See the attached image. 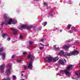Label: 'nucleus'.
Returning a JSON list of instances; mask_svg holds the SVG:
<instances>
[{
	"label": "nucleus",
	"instance_id": "1",
	"mask_svg": "<svg viewBox=\"0 0 80 80\" xmlns=\"http://www.w3.org/2000/svg\"><path fill=\"white\" fill-rule=\"evenodd\" d=\"M3 18L4 19H6L4 22H2L1 24L0 25L1 27H2V26L3 25L5 24L6 25H10L11 24V23H13V24H16L17 23V21L15 20H12L11 19H9L8 21V18H9V17L7 14H4V16H3Z\"/></svg>",
	"mask_w": 80,
	"mask_h": 80
},
{
	"label": "nucleus",
	"instance_id": "2",
	"mask_svg": "<svg viewBox=\"0 0 80 80\" xmlns=\"http://www.w3.org/2000/svg\"><path fill=\"white\" fill-rule=\"evenodd\" d=\"M74 67L73 65H68V67L67 69H65L64 70H61L60 71V73H61L62 75L63 73H65L68 76H69L70 74L69 71H70V68H73V67Z\"/></svg>",
	"mask_w": 80,
	"mask_h": 80
},
{
	"label": "nucleus",
	"instance_id": "3",
	"mask_svg": "<svg viewBox=\"0 0 80 80\" xmlns=\"http://www.w3.org/2000/svg\"><path fill=\"white\" fill-rule=\"evenodd\" d=\"M54 62H56L58 60V57H55L54 58L51 57L50 56L44 58V60L46 62H51L53 60Z\"/></svg>",
	"mask_w": 80,
	"mask_h": 80
},
{
	"label": "nucleus",
	"instance_id": "4",
	"mask_svg": "<svg viewBox=\"0 0 80 80\" xmlns=\"http://www.w3.org/2000/svg\"><path fill=\"white\" fill-rule=\"evenodd\" d=\"M78 51H75L72 53H69L68 52H66L64 53V55L67 57L68 56H71L73 55H78Z\"/></svg>",
	"mask_w": 80,
	"mask_h": 80
},
{
	"label": "nucleus",
	"instance_id": "5",
	"mask_svg": "<svg viewBox=\"0 0 80 80\" xmlns=\"http://www.w3.org/2000/svg\"><path fill=\"white\" fill-rule=\"evenodd\" d=\"M8 66L9 68L8 69L6 72V75H8L11 72V66H12V63H9Z\"/></svg>",
	"mask_w": 80,
	"mask_h": 80
},
{
	"label": "nucleus",
	"instance_id": "6",
	"mask_svg": "<svg viewBox=\"0 0 80 80\" xmlns=\"http://www.w3.org/2000/svg\"><path fill=\"white\" fill-rule=\"evenodd\" d=\"M3 51V49L2 48H0V55H2V60H5V53L3 52L2 53H1Z\"/></svg>",
	"mask_w": 80,
	"mask_h": 80
},
{
	"label": "nucleus",
	"instance_id": "7",
	"mask_svg": "<svg viewBox=\"0 0 80 80\" xmlns=\"http://www.w3.org/2000/svg\"><path fill=\"white\" fill-rule=\"evenodd\" d=\"M34 59H35V57H34V56H33V55L32 54L30 56V68L31 69L32 67H33V66H32V62L34 60Z\"/></svg>",
	"mask_w": 80,
	"mask_h": 80
},
{
	"label": "nucleus",
	"instance_id": "8",
	"mask_svg": "<svg viewBox=\"0 0 80 80\" xmlns=\"http://www.w3.org/2000/svg\"><path fill=\"white\" fill-rule=\"evenodd\" d=\"M27 27V25H22L20 26L19 28L20 29V30H22V29H23L24 28H25Z\"/></svg>",
	"mask_w": 80,
	"mask_h": 80
},
{
	"label": "nucleus",
	"instance_id": "9",
	"mask_svg": "<svg viewBox=\"0 0 80 80\" xmlns=\"http://www.w3.org/2000/svg\"><path fill=\"white\" fill-rule=\"evenodd\" d=\"M24 67L25 70H27V68H28V69H30V62H29V65L28 66H27L24 65Z\"/></svg>",
	"mask_w": 80,
	"mask_h": 80
},
{
	"label": "nucleus",
	"instance_id": "10",
	"mask_svg": "<svg viewBox=\"0 0 80 80\" xmlns=\"http://www.w3.org/2000/svg\"><path fill=\"white\" fill-rule=\"evenodd\" d=\"M4 67L5 65L4 64H2L0 66V70L2 71V73H3V70H4Z\"/></svg>",
	"mask_w": 80,
	"mask_h": 80
},
{
	"label": "nucleus",
	"instance_id": "11",
	"mask_svg": "<svg viewBox=\"0 0 80 80\" xmlns=\"http://www.w3.org/2000/svg\"><path fill=\"white\" fill-rule=\"evenodd\" d=\"M70 47V45H65L63 47V48L65 49H68Z\"/></svg>",
	"mask_w": 80,
	"mask_h": 80
},
{
	"label": "nucleus",
	"instance_id": "12",
	"mask_svg": "<svg viewBox=\"0 0 80 80\" xmlns=\"http://www.w3.org/2000/svg\"><path fill=\"white\" fill-rule=\"evenodd\" d=\"M59 63L61 65H64V62L63 60L62 59H61L59 61Z\"/></svg>",
	"mask_w": 80,
	"mask_h": 80
},
{
	"label": "nucleus",
	"instance_id": "13",
	"mask_svg": "<svg viewBox=\"0 0 80 80\" xmlns=\"http://www.w3.org/2000/svg\"><path fill=\"white\" fill-rule=\"evenodd\" d=\"M10 29L11 30H13V33L14 34H16L17 32L16 31V29H15L13 28H10Z\"/></svg>",
	"mask_w": 80,
	"mask_h": 80
},
{
	"label": "nucleus",
	"instance_id": "14",
	"mask_svg": "<svg viewBox=\"0 0 80 80\" xmlns=\"http://www.w3.org/2000/svg\"><path fill=\"white\" fill-rule=\"evenodd\" d=\"M79 75H78V72H76V75H77L76 77V79H77V78H79V77H80V70H79Z\"/></svg>",
	"mask_w": 80,
	"mask_h": 80
},
{
	"label": "nucleus",
	"instance_id": "15",
	"mask_svg": "<svg viewBox=\"0 0 80 80\" xmlns=\"http://www.w3.org/2000/svg\"><path fill=\"white\" fill-rule=\"evenodd\" d=\"M64 53L65 52H64V51H63L61 50L60 51L58 54L60 55H64Z\"/></svg>",
	"mask_w": 80,
	"mask_h": 80
},
{
	"label": "nucleus",
	"instance_id": "16",
	"mask_svg": "<svg viewBox=\"0 0 80 80\" xmlns=\"http://www.w3.org/2000/svg\"><path fill=\"white\" fill-rule=\"evenodd\" d=\"M53 48H55V50H57V51H59V50H60V48H57V45H54L53 46Z\"/></svg>",
	"mask_w": 80,
	"mask_h": 80
},
{
	"label": "nucleus",
	"instance_id": "17",
	"mask_svg": "<svg viewBox=\"0 0 80 80\" xmlns=\"http://www.w3.org/2000/svg\"><path fill=\"white\" fill-rule=\"evenodd\" d=\"M8 36V35L7 34H3L2 35V37L4 38H5V37H7Z\"/></svg>",
	"mask_w": 80,
	"mask_h": 80
},
{
	"label": "nucleus",
	"instance_id": "18",
	"mask_svg": "<svg viewBox=\"0 0 80 80\" xmlns=\"http://www.w3.org/2000/svg\"><path fill=\"white\" fill-rule=\"evenodd\" d=\"M67 27L68 29V30H70V27H71V25L70 24H69Z\"/></svg>",
	"mask_w": 80,
	"mask_h": 80
},
{
	"label": "nucleus",
	"instance_id": "19",
	"mask_svg": "<svg viewBox=\"0 0 80 80\" xmlns=\"http://www.w3.org/2000/svg\"><path fill=\"white\" fill-rule=\"evenodd\" d=\"M26 28L28 30H30V26H28L26 27Z\"/></svg>",
	"mask_w": 80,
	"mask_h": 80
},
{
	"label": "nucleus",
	"instance_id": "20",
	"mask_svg": "<svg viewBox=\"0 0 80 80\" xmlns=\"http://www.w3.org/2000/svg\"><path fill=\"white\" fill-rule=\"evenodd\" d=\"M72 29L74 31H75V32H76L77 31V29L75 28H72Z\"/></svg>",
	"mask_w": 80,
	"mask_h": 80
},
{
	"label": "nucleus",
	"instance_id": "21",
	"mask_svg": "<svg viewBox=\"0 0 80 80\" xmlns=\"http://www.w3.org/2000/svg\"><path fill=\"white\" fill-rule=\"evenodd\" d=\"M72 41H73V40H70L69 41H67V42H66V43H67V42H69L70 43V42H71V41L72 42Z\"/></svg>",
	"mask_w": 80,
	"mask_h": 80
},
{
	"label": "nucleus",
	"instance_id": "22",
	"mask_svg": "<svg viewBox=\"0 0 80 80\" xmlns=\"http://www.w3.org/2000/svg\"><path fill=\"white\" fill-rule=\"evenodd\" d=\"M40 45H42V46H44V47H45V46H48V45H49V44H48L47 45H44L43 44H42V43H40Z\"/></svg>",
	"mask_w": 80,
	"mask_h": 80
},
{
	"label": "nucleus",
	"instance_id": "23",
	"mask_svg": "<svg viewBox=\"0 0 80 80\" xmlns=\"http://www.w3.org/2000/svg\"><path fill=\"white\" fill-rule=\"evenodd\" d=\"M39 48L40 50H42V49L44 48V47H39Z\"/></svg>",
	"mask_w": 80,
	"mask_h": 80
},
{
	"label": "nucleus",
	"instance_id": "24",
	"mask_svg": "<svg viewBox=\"0 0 80 80\" xmlns=\"http://www.w3.org/2000/svg\"><path fill=\"white\" fill-rule=\"evenodd\" d=\"M47 22H44V25H43V26L45 27V26L47 25Z\"/></svg>",
	"mask_w": 80,
	"mask_h": 80
},
{
	"label": "nucleus",
	"instance_id": "25",
	"mask_svg": "<svg viewBox=\"0 0 80 80\" xmlns=\"http://www.w3.org/2000/svg\"><path fill=\"white\" fill-rule=\"evenodd\" d=\"M17 61L18 63H20L22 62V60H18Z\"/></svg>",
	"mask_w": 80,
	"mask_h": 80
},
{
	"label": "nucleus",
	"instance_id": "26",
	"mask_svg": "<svg viewBox=\"0 0 80 80\" xmlns=\"http://www.w3.org/2000/svg\"><path fill=\"white\" fill-rule=\"evenodd\" d=\"M15 57V55H13L12 57V58H14Z\"/></svg>",
	"mask_w": 80,
	"mask_h": 80
},
{
	"label": "nucleus",
	"instance_id": "27",
	"mask_svg": "<svg viewBox=\"0 0 80 80\" xmlns=\"http://www.w3.org/2000/svg\"><path fill=\"white\" fill-rule=\"evenodd\" d=\"M30 58V54H29L28 57V58Z\"/></svg>",
	"mask_w": 80,
	"mask_h": 80
},
{
	"label": "nucleus",
	"instance_id": "28",
	"mask_svg": "<svg viewBox=\"0 0 80 80\" xmlns=\"http://www.w3.org/2000/svg\"><path fill=\"white\" fill-rule=\"evenodd\" d=\"M7 40L8 41H9V40H10V38L8 37V38Z\"/></svg>",
	"mask_w": 80,
	"mask_h": 80
},
{
	"label": "nucleus",
	"instance_id": "29",
	"mask_svg": "<svg viewBox=\"0 0 80 80\" xmlns=\"http://www.w3.org/2000/svg\"><path fill=\"white\" fill-rule=\"evenodd\" d=\"M44 41V39H41L40 41V42H43V41Z\"/></svg>",
	"mask_w": 80,
	"mask_h": 80
},
{
	"label": "nucleus",
	"instance_id": "30",
	"mask_svg": "<svg viewBox=\"0 0 80 80\" xmlns=\"http://www.w3.org/2000/svg\"><path fill=\"white\" fill-rule=\"evenodd\" d=\"M23 55H26L27 54V52H24L23 53Z\"/></svg>",
	"mask_w": 80,
	"mask_h": 80
},
{
	"label": "nucleus",
	"instance_id": "31",
	"mask_svg": "<svg viewBox=\"0 0 80 80\" xmlns=\"http://www.w3.org/2000/svg\"><path fill=\"white\" fill-rule=\"evenodd\" d=\"M68 3H69V4H71V1H68Z\"/></svg>",
	"mask_w": 80,
	"mask_h": 80
},
{
	"label": "nucleus",
	"instance_id": "32",
	"mask_svg": "<svg viewBox=\"0 0 80 80\" xmlns=\"http://www.w3.org/2000/svg\"><path fill=\"white\" fill-rule=\"evenodd\" d=\"M33 43V42L32 41H31L30 42V45H32Z\"/></svg>",
	"mask_w": 80,
	"mask_h": 80
},
{
	"label": "nucleus",
	"instance_id": "33",
	"mask_svg": "<svg viewBox=\"0 0 80 80\" xmlns=\"http://www.w3.org/2000/svg\"><path fill=\"white\" fill-rule=\"evenodd\" d=\"M20 38L22 39L23 38V37H22V36L20 35Z\"/></svg>",
	"mask_w": 80,
	"mask_h": 80
},
{
	"label": "nucleus",
	"instance_id": "34",
	"mask_svg": "<svg viewBox=\"0 0 80 80\" xmlns=\"http://www.w3.org/2000/svg\"><path fill=\"white\" fill-rule=\"evenodd\" d=\"M44 5H47V4L46 3L44 2Z\"/></svg>",
	"mask_w": 80,
	"mask_h": 80
},
{
	"label": "nucleus",
	"instance_id": "35",
	"mask_svg": "<svg viewBox=\"0 0 80 80\" xmlns=\"http://www.w3.org/2000/svg\"><path fill=\"white\" fill-rule=\"evenodd\" d=\"M13 78L14 79L16 78V77L15 76H13Z\"/></svg>",
	"mask_w": 80,
	"mask_h": 80
},
{
	"label": "nucleus",
	"instance_id": "36",
	"mask_svg": "<svg viewBox=\"0 0 80 80\" xmlns=\"http://www.w3.org/2000/svg\"><path fill=\"white\" fill-rule=\"evenodd\" d=\"M41 29H42V28H41V27L39 28V30H41Z\"/></svg>",
	"mask_w": 80,
	"mask_h": 80
},
{
	"label": "nucleus",
	"instance_id": "37",
	"mask_svg": "<svg viewBox=\"0 0 80 80\" xmlns=\"http://www.w3.org/2000/svg\"><path fill=\"white\" fill-rule=\"evenodd\" d=\"M29 47L30 46V41L29 42Z\"/></svg>",
	"mask_w": 80,
	"mask_h": 80
},
{
	"label": "nucleus",
	"instance_id": "38",
	"mask_svg": "<svg viewBox=\"0 0 80 80\" xmlns=\"http://www.w3.org/2000/svg\"><path fill=\"white\" fill-rule=\"evenodd\" d=\"M64 61L65 62V63H67V61H66L65 59H64Z\"/></svg>",
	"mask_w": 80,
	"mask_h": 80
},
{
	"label": "nucleus",
	"instance_id": "39",
	"mask_svg": "<svg viewBox=\"0 0 80 80\" xmlns=\"http://www.w3.org/2000/svg\"><path fill=\"white\" fill-rule=\"evenodd\" d=\"M72 78L74 80V79H75V78L73 77H72Z\"/></svg>",
	"mask_w": 80,
	"mask_h": 80
},
{
	"label": "nucleus",
	"instance_id": "40",
	"mask_svg": "<svg viewBox=\"0 0 80 80\" xmlns=\"http://www.w3.org/2000/svg\"><path fill=\"white\" fill-rule=\"evenodd\" d=\"M62 30L61 29V30H60V32H62Z\"/></svg>",
	"mask_w": 80,
	"mask_h": 80
},
{
	"label": "nucleus",
	"instance_id": "41",
	"mask_svg": "<svg viewBox=\"0 0 80 80\" xmlns=\"http://www.w3.org/2000/svg\"><path fill=\"white\" fill-rule=\"evenodd\" d=\"M21 76H23V74H21Z\"/></svg>",
	"mask_w": 80,
	"mask_h": 80
},
{
	"label": "nucleus",
	"instance_id": "42",
	"mask_svg": "<svg viewBox=\"0 0 80 80\" xmlns=\"http://www.w3.org/2000/svg\"><path fill=\"white\" fill-rule=\"evenodd\" d=\"M21 80H25V79H21Z\"/></svg>",
	"mask_w": 80,
	"mask_h": 80
},
{
	"label": "nucleus",
	"instance_id": "43",
	"mask_svg": "<svg viewBox=\"0 0 80 80\" xmlns=\"http://www.w3.org/2000/svg\"><path fill=\"white\" fill-rule=\"evenodd\" d=\"M30 28H32V25L30 26Z\"/></svg>",
	"mask_w": 80,
	"mask_h": 80
},
{
	"label": "nucleus",
	"instance_id": "44",
	"mask_svg": "<svg viewBox=\"0 0 80 80\" xmlns=\"http://www.w3.org/2000/svg\"><path fill=\"white\" fill-rule=\"evenodd\" d=\"M48 68H50V67H48Z\"/></svg>",
	"mask_w": 80,
	"mask_h": 80
},
{
	"label": "nucleus",
	"instance_id": "45",
	"mask_svg": "<svg viewBox=\"0 0 80 80\" xmlns=\"http://www.w3.org/2000/svg\"><path fill=\"white\" fill-rule=\"evenodd\" d=\"M36 1H38V0H36Z\"/></svg>",
	"mask_w": 80,
	"mask_h": 80
},
{
	"label": "nucleus",
	"instance_id": "46",
	"mask_svg": "<svg viewBox=\"0 0 80 80\" xmlns=\"http://www.w3.org/2000/svg\"><path fill=\"white\" fill-rule=\"evenodd\" d=\"M27 47V48H28V46Z\"/></svg>",
	"mask_w": 80,
	"mask_h": 80
},
{
	"label": "nucleus",
	"instance_id": "47",
	"mask_svg": "<svg viewBox=\"0 0 80 80\" xmlns=\"http://www.w3.org/2000/svg\"><path fill=\"white\" fill-rule=\"evenodd\" d=\"M0 29H1V28L0 27Z\"/></svg>",
	"mask_w": 80,
	"mask_h": 80
},
{
	"label": "nucleus",
	"instance_id": "48",
	"mask_svg": "<svg viewBox=\"0 0 80 80\" xmlns=\"http://www.w3.org/2000/svg\"><path fill=\"white\" fill-rule=\"evenodd\" d=\"M68 32H70V31H68Z\"/></svg>",
	"mask_w": 80,
	"mask_h": 80
},
{
	"label": "nucleus",
	"instance_id": "49",
	"mask_svg": "<svg viewBox=\"0 0 80 80\" xmlns=\"http://www.w3.org/2000/svg\"><path fill=\"white\" fill-rule=\"evenodd\" d=\"M73 47L74 48V47H74V46H73Z\"/></svg>",
	"mask_w": 80,
	"mask_h": 80
},
{
	"label": "nucleus",
	"instance_id": "50",
	"mask_svg": "<svg viewBox=\"0 0 80 80\" xmlns=\"http://www.w3.org/2000/svg\"><path fill=\"white\" fill-rule=\"evenodd\" d=\"M79 5H80L79 4Z\"/></svg>",
	"mask_w": 80,
	"mask_h": 80
}]
</instances>
